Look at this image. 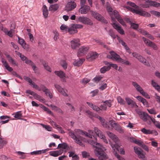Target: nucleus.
<instances>
[{
  "mask_svg": "<svg viewBox=\"0 0 160 160\" xmlns=\"http://www.w3.org/2000/svg\"><path fill=\"white\" fill-rule=\"evenodd\" d=\"M68 134L69 136L73 139L76 143L82 147L84 146L82 142H85V139L83 137L80 136V135H84L86 137L91 138L93 136V132L92 130H88V133L79 129H75L74 131H73L70 129H68Z\"/></svg>",
  "mask_w": 160,
  "mask_h": 160,
  "instance_id": "obj_1",
  "label": "nucleus"
},
{
  "mask_svg": "<svg viewBox=\"0 0 160 160\" xmlns=\"http://www.w3.org/2000/svg\"><path fill=\"white\" fill-rule=\"evenodd\" d=\"M88 142L95 148L94 153L96 156L98 157L101 160L102 159V158L104 159L106 158L105 152V151L106 150V149L105 147L100 144L92 140H88Z\"/></svg>",
  "mask_w": 160,
  "mask_h": 160,
  "instance_id": "obj_2",
  "label": "nucleus"
},
{
  "mask_svg": "<svg viewBox=\"0 0 160 160\" xmlns=\"http://www.w3.org/2000/svg\"><path fill=\"white\" fill-rule=\"evenodd\" d=\"M90 12L91 15L95 18L104 23H107L108 21L99 13L95 11L91 10Z\"/></svg>",
  "mask_w": 160,
  "mask_h": 160,
  "instance_id": "obj_3",
  "label": "nucleus"
},
{
  "mask_svg": "<svg viewBox=\"0 0 160 160\" xmlns=\"http://www.w3.org/2000/svg\"><path fill=\"white\" fill-rule=\"evenodd\" d=\"M77 21L81 22L85 24L92 25L93 23L89 18L84 16H80L77 18Z\"/></svg>",
  "mask_w": 160,
  "mask_h": 160,
  "instance_id": "obj_4",
  "label": "nucleus"
},
{
  "mask_svg": "<svg viewBox=\"0 0 160 160\" xmlns=\"http://www.w3.org/2000/svg\"><path fill=\"white\" fill-rule=\"evenodd\" d=\"M111 126L118 132L120 133H123L124 132V130L121 127L118 123L115 122L114 120H110L109 122Z\"/></svg>",
  "mask_w": 160,
  "mask_h": 160,
  "instance_id": "obj_5",
  "label": "nucleus"
},
{
  "mask_svg": "<svg viewBox=\"0 0 160 160\" xmlns=\"http://www.w3.org/2000/svg\"><path fill=\"white\" fill-rule=\"evenodd\" d=\"M127 8L130 9L132 12H135L136 14H138L140 15L147 17H150L151 16L150 14L142 10H138L131 8L129 6Z\"/></svg>",
  "mask_w": 160,
  "mask_h": 160,
  "instance_id": "obj_6",
  "label": "nucleus"
},
{
  "mask_svg": "<svg viewBox=\"0 0 160 160\" xmlns=\"http://www.w3.org/2000/svg\"><path fill=\"white\" fill-rule=\"evenodd\" d=\"M89 47L88 46H82L78 49L77 56L78 57L82 56L85 55L88 51Z\"/></svg>",
  "mask_w": 160,
  "mask_h": 160,
  "instance_id": "obj_7",
  "label": "nucleus"
},
{
  "mask_svg": "<svg viewBox=\"0 0 160 160\" xmlns=\"http://www.w3.org/2000/svg\"><path fill=\"white\" fill-rule=\"evenodd\" d=\"M111 146L113 152L115 156L118 160H121L122 158L117 153V152L119 151L118 150V148L119 147V146L118 144L116 143H111Z\"/></svg>",
  "mask_w": 160,
  "mask_h": 160,
  "instance_id": "obj_8",
  "label": "nucleus"
},
{
  "mask_svg": "<svg viewBox=\"0 0 160 160\" xmlns=\"http://www.w3.org/2000/svg\"><path fill=\"white\" fill-rule=\"evenodd\" d=\"M134 150L135 153L138 155L139 158L143 160H145V153L143 152L142 150L138 148L137 147H134Z\"/></svg>",
  "mask_w": 160,
  "mask_h": 160,
  "instance_id": "obj_9",
  "label": "nucleus"
},
{
  "mask_svg": "<svg viewBox=\"0 0 160 160\" xmlns=\"http://www.w3.org/2000/svg\"><path fill=\"white\" fill-rule=\"evenodd\" d=\"M76 7V4L74 2H69L66 6L65 10L67 11H71L74 9Z\"/></svg>",
  "mask_w": 160,
  "mask_h": 160,
  "instance_id": "obj_10",
  "label": "nucleus"
},
{
  "mask_svg": "<svg viewBox=\"0 0 160 160\" xmlns=\"http://www.w3.org/2000/svg\"><path fill=\"white\" fill-rule=\"evenodd\" d=\"M140 118L143 121L146 122L148 124H150V120H151V117L148 114L143 112Z\"/></svg>",
  "mask_w": 160,
  "mask_h": 160,
  "instance_id": "obj_11",
  "label": "nucleus"
},
{
  "mask_svg": "<svg viewBox=\"0 0 160 160\" xmlns=\"http://www.w3.org/2000/svg\"><path fill=\"white\" fill-rule=\"evenodd\" d=\"M113 27L117 30L120 34L122 35L124 34V32L121 26L117 23L114 22L111 24Z\"/></svg>",
  "mask_w": 160,
  "mask_h": 160,
  "instance_id": "obj_12",
  "label": "nucleus"
},
{
  "mask_svg": "<svg viewBox=\"0 0 160 160\" xmlns=\"http://www.w3.org/2000/svg\"><path fill=\"white\" fill-rule=\"evenodd\" d=\"M142 38L144 42L148 44V46L152 47L154 50L158 49V47L155 43L144 37H143Z\"/></svg>",
  "mask_w": 160,
  "mask_h": 160,
  "instance_id": "obj_13",
  "label": "nucleus"
},
{
  "mask_svg": "<svg viewBox=\"0 0 160 160\" xmlns=\"http://www.w3.org/2000/svg\"><path fill=\"white\" fill-rule=\"evenodd\" d=\"M80 45V40L78 39H74L71 41V46L72 48L75 49Z\"/></svg>",
  "mask_w": 160,
  "mask_h": 160,
  "instance_id": "obj_14",
  "label": "nucleus"
},
{
  "mask_svg": "<svg viewBox=\"0 0 160 160\" xmlns=\"http://www.w3.org/2000/svg\"><path fill=\"white\" fill-rule=\"evenodd\" d=\"M17 37L18 38V43L22 46L24 49L28 50L29 48V45L26 44L25 41L23 39L21 38L18 36H17Z\"/></svg>",
  "mask_w": 160,
  "mask_h": 160,
  "instance_id": "obj_15",
  "label": "nucleus"
},
{
  "mask_svg": "<svg viewBox=\"0 0 160 160\" xmlns=\"http://www.w3.org/2000/svg\"><path fill=\"white\" fill-rule=\"evenodd\" d=\"M107 133L109 137L114 142V144H117V142L118 141V138L115 134L109 131H107ZM111 143H111L110 144H111Z\"/></svg>",
  "mask_w": 160,
  "mask_h": 160,
  "instance_id": "obj_16",
  "label": "nucleus"
},
{
  "mask_svg": "<svg viewBox=\"0 0 160 160\" xmlns=\"http://www.w3.org/2000/svg\"><path fill=\"white\" fill-rule=\"evenodd\" d=\"M90 8L87 5L81 6V8L79 10V12L81 14H86L90 10Z\"/></svg>",
  "mask_w": 160,
  "mask_h": 160,
  "instance_id": "obj_17",
  "label": "nucleus"
},
{
  "mask_svg": "<svg viewBox=\"0 0 160 160\" xmlns=\"http://www.w3.org/2000/svg\"><path fill=\"white\" fill-rule=\"evenodd\" d=\"M125 100L128 104L132 108H138L136 103L130 98L126 97L125 98Z\"/></svg>",
  "mask_w": 160,
  "mask_h": 160,
  "instance_id": "obj_18",
  "label": "nucleus"
},
{
  "mask_svg": "<svg viewBox=\"0 0 160 160\" xmlns=\"http://www.w3.org/2000/svg\"><path fill=\"white\" fill-rule=\"evenodd\" d=\"M54 73L61 78L62 81L63 82L66 81L65 79L66 74L63 71H55Z\"/></svg>",
  "mask_w": 160,
  "mask_h": 160,
  "instance_id": "obj_19",
  "label": "nucleus"
},
{
  "mask_svg": "<svg viewBox=\"0 0 160 160\" xmlns=\"http://www.w3.org/2000/svg\"><path fill=\"white\" fill-rule=\"evenodd\" d=\"M98 56V53L96 52H90L88 55V58H87V59L89 60H93L96 58Z\"/></svg>",
  "mask_w": 160,
  "mask_h": 160,
  "instance_id": "obj_20",
  "label": "nucleus"
},
{
  "mask_svg": "<svg viewBox=\"0 0 160 160\" xmlns=\"http://www.w3.org/2000/svg\"><path fill=\"white\" fill-rule=\"evenodd\" d=\"M42 91L45 93L47 96H48L50 98H52V93L50 92L49 89L43 85L41 86Z\"/></svg>",
  "mask_w": 160,
  "mask_h": 160,
  "instance_id": "obj_21",
  "label": "nucleus"
},
{
  "mask_svg": "<svg viewBox=\"0 0 160 160\" xmlns=\"http://www.w3.org/2000/svg\"><path fill=\"white\" fill-rule=\"evenodd\" d=\"M97 118L99 119L103 127L107 129L110 128V126L109 125L108 123L107 122H106L104 119L102 118L101 117L99 116H97Z\"/></svg>",
  "mask_w": 160,
  "mask_h": 160,
  "instance_id": "obj_22",
  "label": "nucleus"
},
{
  "mask_svg": "<svg viewBox=\"0 0 160 160\" xmlns=\"http://www.w3.org/2000/svg\"><path fill=\"white\" fill-rule=\"evenodd\" d=\"M50 150L49 148H47L44 150H40L36 151H34L31 152L30 153L32 155H40L42 153H44Z\"/></svg>",
  "mask_w": 160,
  "mask_h": 160,
  "instance_id": "obj_23",
  "label": "nucleus"
},
{
  "mask_svg": "<svg viewBox=\"0 0 160 160\" xmlns=\"http://www.w3.org/2000/svg\"><path fill=\"white\" fill-rule=\"evenodd\" d=\"M136 98L138 100L141 102L144 106L147 107H149V105L147 101L145 99L139 96H137Z\"/></svg>",
  "mask_w": 160,
  "mask_h": 160,
  "instance_id": "obj_24",
  "label": "nucleus"
},
{
  "mask_svg": "<svg viewBox=\"0 0 160 160\" xmlns=\"http://www.w3.org/2000/svg\"><path fill=\"white\" fill-rule=\"evenodd\" d=\"M1 61L4 66L8 71L9 72H11L12 71L13 69L12 68L9 66L7 62L3 58H2Z\"/></svg>",
  "mask_w": 160,
  "mask_h": 160,
  "instance_id": "obj_25",
  "label": "nucleus"
},
{
  "mask_svg": "<svg viewBox=\"0 0 160 160\" xmlns=\"http://www.w3.org/2000/svg\"><path fill=\"white\" fill-rule=\"evenodd\" d=\"M110 54L111 56V57L110 58L111 59L113 60H115L116 61L117 60H118V58L119 57V55L113 51L110 52Z\"/></svg>",
  "mask_w": 160,
  "mask_h": 160,
  "instance_id": "obj_26",
  "label": "nucleus"
},
{
  "mask_svg": "<svg viewBox=\"0 0 160 160\" xmlns=\"http://www.w3.org/2000/svg\"><path fill=\"white\" fill-rule=\"evenodd\" d=\"M84 61L85 59L84 58H82L81 59H79L73 62V64L75 66H79L82 64Z\"/></svg>",
  "mask_w": 160,
  "mask_h": 160,
  "instance_id": "obj_27",
  "label": "nucleus"
},
{
  "mask_svg": "<svg viewBox=\"0 0 160 160\" xmlns=\"http://www.w3.org/2000/svg\"><path fill=\"white\" fill-rule=\"evenodd\" d=\"M25 62L26 63L29 64L31 66L33 71L35 72H36V69L37 67L34 63L31 60L27 58L25 61Z\"/></svg>",
  "mask_w": 160,
  "mask_h": 160,
  "instance_id": "obj_28",
  "label": "nucleus"
},
{
  "mask_svg": "<svg viewBox=\"0 0 160 160\" xmlns=\"http://www.w3.org/2000/svg\"><path fill=\"white\" fill-rule=\"evenodd\" d=\"M139 61L143 63L145 65H146L147 66H150V64L148 62H146V60L142 56L140 55L139 58L138 59Z\"/></svg>",
  "mask_w": 160,
  "mask_h": 160,
  "instance_id": "obj_29",
  "label": "nucleus"
},
{
  "mask_svg": "<svg viewBox=\"0 0 160 160\" xmlns=\"http://www.w3.org/2000/svg\"><path fill=\"white\" fill-rule=\"evenodd\" d=\"M105 64L106 65H108V66L110 67V69H111V67H112V68L115 69L116 70L118 69V71H119V69H120V67H119V69H118V66L116 64H113L110 62H105Z\"/></svg>",
  "mask_w": 160,
  "mask_h": 160,
  "instance_id": "obj_30",
  "label": "nucleus"
},
{
  "mask_svg": "<svg viewBox=\"0 0 160 160\" xmlns=\"http://www.w3.org/2000/svg\"><path fill=\"white\" fill-rule=\"evenodd\" d=\"M132 83L133 86L135 88L137 91L140 93L143 90L141 87L136 82L133 81Z\"/></svg>",
  "mask_w": 160,
  "mask_h": 160,
  "instance_id": "obj_31",
  "label": "nucleus"
},
{
  "mask_svg": "<svg viewBox=\"0 0 160 160\" xmlns=\"http://www.w3.org/2000/svg\"><path fill=\"white\" fill-rule=\"evenodd\" d=\"M42 10L44 17L45 18H46L48 17V12L47 8L45 5L43 6L42 8Z\"/></svg>",
  "mask_w": 160,
  "mask_h": 160,
  "instance_id": "obj_32",
  "label": "nucleus"
},
{
  "mask_svg": "<svg viewBox=\"0 0 160 160\" xmlns=\"http://www.w3.org/2000/svg\"><path fill=\"white\" fill-rule=\"evenodd\" d=\"M94 130L95 132L99 137L102 138V136L103 135V133L98 128L94 127Z\"/></svg>",
  "mask_w": 160,
  "mask_h": 160,
  "instance_id": "obj_33",
  "label": "nucleus"
},
{
  "mask_svg": "<svg viewBox=\"0 0 160 160\" xmlns=\"http://www.w3.org/2000/svg\"><path fill=\"white\" fill-rule=\"evenodd\" d=\"M33 97L35 99L42 102H45V100L43 98L36 93L34 94Z\"/></svg>",
  "mask_w": 160,
  "mask_h": 160,
  "instance_id": "obj_34",
  "label": "nucleus"
},
{
  "mask_svg": "<svg viewBox=\"0 0 160 160\" xmlns=\"http://www.w3.org/2000/svg\"><path fill=\"white\" fill-rule=\"evenodd\" d=\"M107 65L103 66L101 68L100 71L101 73H104L110 70V67L108 66V65Z\"/></svg>",
  "mask_w": 160,
  "mask_h": 160,
  "instance_id": "obj_35",
  "label": "nucleus"
},
{
  "mask_svg": "<svg viewBox=\"0 0 160 160\" xmlns=\"http://www.w3.org/2000/svg\"><path fill=\"white\" fill-rule=\"evenodd\" d=\"M59 8L58 5V4H55L51 5L49 8V10L50 11H55L57 10Z\"/></svg>",
  "mask_w": 160,
  "mask_h": 160,
  "instance_id": "obj_36",
  "label": "nucleus"
},
{
  "mask_svg": "<svg viewBox=\"0 0 160 160\" xmlns=\"http://www.w3.org/2000/svg\"><path fill=\"white\" fill-rule=\"evenodd\" d=\"M152 85L156 89L160 92V86L153 80H152Z\"/></svg>",
  "mask_w": 160,
  "mask_h": 160,
  "instance_id": "obj_37",
  "label": "nucleus"
},
{
  "mask_svg": "<svg viewBox=\"0 0 160 160\" xmlns=\"http://www.w3.org/2000/svg\"><path fill=\"white\" fill-rule=\"evenodd\" d=\"M68 32L70 34H73L77 33L78 32V31L73 26L68 29Z\"/></svg>",
  "mask_w": 160,
  "mask_h": 160,
  "instance_id": "obj_38",
  "label": "nucleus"
},
{
  "mask_svg": "<svg viewBox=\"0 0 160 160\" xmlns=\"http://www.w3.org/2000/svg\"><path fill=\"white\" fill-rule=\"evenodd\" d=\"M109 35L113 39L116 38V35L114 33L113 30L112 29H110L108 31Z\"/></svg>",
  "mask_w": 160,
  "mask_h": 160,
  "instance_id": "obj_39",
  "label": "nucleus"
},
{
  "mask_svg": "<svg viewBox=\"0 0 160 160\" xmlns=\"http://www.w3.org/2000/svg\"><path fill=\"white\" fill-rule=\"evenodd\" d=\"M13 115H14V117L15 118L17 119H20L22 117V114L21 112L19 111L16 112L14 114H13Z\"/></svg>",
  "mask_w": 160,
  "mask_h": 160,
  "instance_id": "obj_40",
  "label": "nucleus"
},
{
  "mask_svg": "<svg viewBox=\"0 0 160 160\" xmlns=\"http://www.w3.org/2000/svg\"><path fill=\"white\" fill-rule=\"evenodd\" d=\"M7 142L3 139H2L0 137V148H3L4 146L6 144Z\"/></svg>",
  "mask_w": 160,
  "mask_h": 160,
  "instance_id": "obj_41",
  "label": "nucleus"
},
{
  "mask_svg": "<svg viewBox=\"0 0 160 160\" xmlns=\"http://www.w3.org/2000/svg\"><path fill=\"white\" fill-rule=\"evenodd\" d=\"M68 146L67 144L65 143H60L58 145V148H61L63 149H66Z\"/></svg>",
  "mask_w": 160,
  "mask_h": 160,
  "instance_id": "obj_42",
  "label": "nucleus"
},
{
  "mask_svg": "<svg viewBox=\"0 0 160 160\" xmlns=\"http://www.w3.org/2000/svg\"><path fill=\"white\" fill-rule=\"evenodd\" d=\"M151 130L149 129H146L145 128H143L141 130V132L146 134H150L151 133Z\"/></svg>",
  "mask_w": 160,
  "mask_h": 160,
  "instance_id": "obj_43",
  "label": "nucleus"
},
{
  "mask_svg": "<svg viewBox=\"0 0 160 160\" xmlns=\"http://www.w3.org/2000/svg\"><path fill=\"white\" fill-rule=\"evenodd\" d=\"M15 34L14 30L11 29L9 31H8L6 35L10 37H12L13 35Z\"/></svg>",
  "mask_w": 160,
  "mask_h": 160,
  "instance_id": "obj_44",
  "label": "nucleus"
},
{
  "mask_svg": "<svg viewBox=\"0 0 160 160\" xmlns=\"http://www.w3.org/2000/svg\"><path fill=\"white\" fill-rule=\"evenodd\" d=\"M90 80L89 79L84 78L80 81V82L83 84L85 85L89 82Z\"/></svg>",
  "mask_w": 160,
  "mask_h": 160,
  "instance_id": "obj_45",
  "label": "nucleus"
},
{
  "mask_svg": "<svg viewBox=\"0 0 160 160\" xmlns=\"http://www.w3.org/2000/svg\"><path fill=\"white\" fill-rule=\"evenodd\" d=\"M103 103L106 106L110 107L112 106L111 101V100H106L103 102Z\"/></svg>",
  "mask_w": 160,
  "mask_h": 160,
  "instance_id": "obj_46",
  "label": "nucleus"
},
{
  "mask_svg": "<svg viewBox=\"0 0 160 160\" xmlns=\"http://www.w3.org/2000/svg\"><path fill=\"white\" fill-rule=\"evenodd\" d=\"M150 13L155 16L159 17H160V12L154 10H152L150 11Z\"/></svg>",
  "mask_w": 160,
  "mask_h": 160,
  "instance_id": "obj_47",
  "label": "nucleus"
},
{
  "mask_svg": "<svg viewBox=\"0 0 160 160\" xmlns=\"http://www.w3.org/2000/svg\"><path fill=\"white\" fill-rule=\"evenodd\" d=\"M118 102L121 104H125V102L124 100L122 99L120 96H118L117 97V98Z\"/></svg>",
  "mask_w": 160,
  "mask_h": 160,
  "instance_id": "obj_48",
  "label": "nucleus"
},
{
  "mask_svg": "<svg viewBox=\"0 0 160 160\" xmlns=\"http://www.w3.org/2000/svg\"><path fill=\"white\" fill-rule=\"evenodd\" d=\"M118 21L123 26H126L125 23L124 21L122 18L120 17L117 19Z\"/></svg>",
  "mask_w": 160,
  "mask_h": 160,
  "instance_id": "obj_49",
  "label": "nucleus"
},
{
  "mask_svg": "<svg viewBox=\"0 0 160 160\" xmlns=\"http://www.w3.org/2000/svg\"><path fill=\"white\" fill-rule=\"evenodd\" d=\"M49 154L51 156L54 157H57L59 156L57 151H51L49 152Z\"/></svg>",
  "mask_w": 160,
  "mask_h": 160,
  "instance_id": "obj_50",
  "label": "nucleus"
},
{
  "mask_svg": "<svg viewBox=\"0 0 160 160\" xmlns=\"http://www.w3.org/2000/svg\"><path fill=\"white\" fill-rule=\"evenodd\" d=\"M41 125L43 128H44L46 129L48 131H51L52 128L50 126L48 125H44L43 124H41Z\"/></svg>",
  "mask_w": 160,
  "mask_h": 160,
  "instance_id": "obj_51",
  "label": "nucleus"
},
{
  "mask_svg": "<svg viewBox=\"0 0 160 160\" xmlns=\"http://www.w3.org/2000/svg\"><path fill=\"white\" fill-rule=\"evenodd\" d=\"M43 64L45 68L49 72H51V70L50 67L45 62H43Z\"/></svg>",
  "mask_w": 160,
  "mask_h": 160,
  "instance_id": "obj_52",
  "label": "nucleus"
},
{
  "mask_svg": "<svg viewBox=\"0 0 160 160\" xmlns=\"http://www.w3.org/2000/svg\"><path fill=\"white\" fill-rule=\"evenodd\" d=\"M102 78V77L101 76H98L95 77L92 80L96 83H98Z\"/></svg>",
  "mask_w": 160,
  "mask_h": 160,
  "instance_id": "obj_53",
  "label": "nucleus"
},
{
  "mask_svg": "<svg viewBox=\"0 0 160 160\" xmlns=\"http://www.w3.org/2000/svg\"><path fill=\"white\" fill-rule=\"evenodd\" d=\"M140 93L142 94L143 96L145 97L146 98H147L149 99L150 98V97L148 95V93L145 92L143 90L141 92H140Z\"/></svg>",
  "mask_w": 160,
  "mask_h": 160,
  "instance_id": "obj_54",
  "label": "nucleus"
},
{
  "mask_svg": "<svg viewBox=\"0 0 160 160\" xmlns=\"http://www.w3.org/2000/svg\"><path fill=\"white\" fill-rule=\"evenodd\" d=\"M61 62L62 66L63 68L64 69H66L67 68L68 66V64L65 61L63 60L61 61Z\"/></svg>",
  "mask_w": 160,
  "mask_h": 160,
  "instance_id": "obj_55",
  "label": "nucleus"
},
{
  "mask_svg": "<svg viewBox=\"0 0 160 160\" xmlns=\"http://www.w3.org/2000/svg\"><path fill=\"white\" fill-rule=\"evenodd\" d=\"M131 25L132 28L134 29H137L139 27V25L138 24L132 22L131 23Z\"/></svg>",
  "mask_w": 160,
  "mask_h": 160,
  "instance_id": "obj_56",
  "label": "nucleus"
},
{
  "mask_svg": "<svg viewBox=\"0 0 160 160\" xmlns=\"http://www.w3.org/2000/svg\"><path fill=\"white\" fill-rule=\"evenodd\" d=\"M24 78L25 80L28 82L29 83L30 85H31V84L33 82L31 79L27 77L24 76Z\"/></svg>",
  "mask_w": 160,
  "mask_h": 160,
  "instance_id": "obj_57",
  "label": "nucleus"
},
{
  "mask_svg": "<svg viewBox=\"0 0 160 160\" xmlns=\"http://www.w3.org/2000/svg\"><path fill=\"white\" fill-rule=\"evenodd\" d=\"M31 85L32 86L33 88H35L36 89L38 90L39 91L41 90V88L39 87L34 82L31 84Z\"/></svg>",
  "mask_w": 160,
  "mask_h": 160,
  "instance_id": "obj_58",
  "label": "nucleus"
},
{
  "mask_svg": "<svg viewBox=\"0 0 160 160\" xmlns=\"http://www.w3.org/2000/svg\"><path fill=\"white\" fill-rule=\"evenodd\" d=\"M92 42H96L101 45H102L103 44L102 42H101V41L97 39L92 38Z\"/></svg>",
  "mask_w": 160,
  "mask_h": 160,
  "instance_id": "obj_59",
  "label": "nucleus"
},
{
  "mask_svg": "<svg viewBox=\"0 0 160 160\" xmlns=\"http://www.w3.org/2000/svg\"><path fill=\"white\" fill-rule=\"evenodd\" d=\"M127 4L130 5V6L134 7L136 8H138V6H137L134 3L131 2H127Z\"/></svg>",
  "mask_w": 160,
  "mask_h": 160,
  "instance_id": "obj_60",
  "label": "nucleus"
},
{
  "mask_svg": "<svg viewBox=\"0 0 160 160\" xmlns=\"http://www.w3.org/2000/svg\"><path fill=\"white\" fill-rule=\"evenodd\" d=\"M54 86L56 88L57 90L59 92L62 91L63 90V88H62L61 86H60L59 85L57 84H55Z\"/></svg>",
  "mask_w": 160,
  "mask_h": 160,
  "instance_id": "obj_61",
  "label": "nucleus"
},
{
  "mask_svg": "<svg viewBox=\"0 0 160 160\" xmlns=\"http://www.w3.org/2000/svg\"><path fill=\"white\" fill-rule=\"evenodd\" d=\"M107 9L108 12H111L112 10V8L110 6V4L108 3H107Z\"/></svg>",
  "mask_w": 160,
  "mask_h": 160,
  "instance_id": "obj_62",
  "label": "nucleus"
},
{
  "mask_svg": "<svg viewBox=\"0 0 160 160\" xmlns=\"http://www.w3.org/2000/svg\"><path fill=\"white\" fill-rule=\"evenodd\" d=\"M147 110L150 114H156L157 113L156 111L153 109H147Z\"/></svg>",
  "mask_w": 160,
  "mask_h": 160,
  "instance_id": "obj_63",
  "label": "nucleus"
},
{
  "mask_svg": "<svg viewBox=\"0 0 160 160\" xmlns=\"http://www.w3.org/2000/svg\"><path fill=\"white\" fill-rule=\"evenodd\" d=\"M56 127L58 130L61 133H65L64 131L62 129L61 127H59L57 125Z\"/></svg>",
  "mask_w": 160,
  "mask_h": 160,
  "instance_id": "obj_64",
  "label": "nucleus"
}]
</instances>
